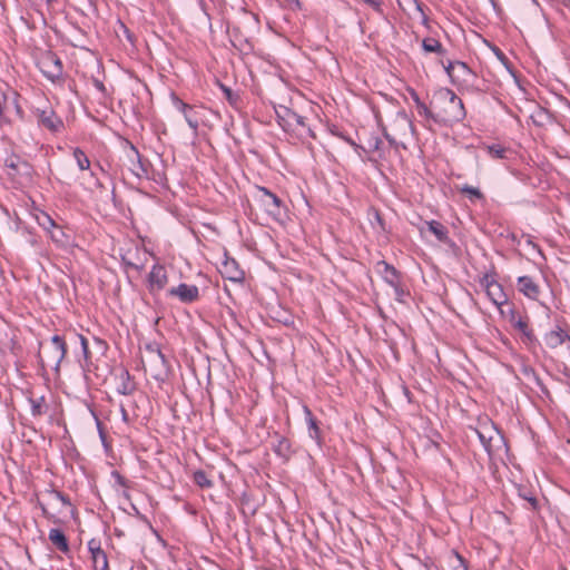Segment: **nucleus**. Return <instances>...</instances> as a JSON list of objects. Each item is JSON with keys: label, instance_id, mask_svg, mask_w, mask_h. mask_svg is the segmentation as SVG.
Wrapping results in <instances>:
<instances>
[{"label": "nucleus", "instance_id": "nucleus-1", "mask_svg": "<svg viewBox=\"0 0 570 570\" xmlns=\"http://www.w3.org/2000/svg\"><path fill=\"white\" fill-rule=\"evenodd\" d=\"M431 106L435 109V124L451 125L463 120L466 115L462 100L449 88L435 90Z\"/></svg>", "mask_w": 570, "mask_h": 570}, {"label": "nucleus", "instance_id": "nucleus-2", "mask_svg": "<svg viewBox=\"0 0 570 570\" xmlns=\"http://www.w3.org/2000/svg\"><path fill=\"white\" fill-rule=\"evenodd\" d=\"M67 353V345L62 336L53 335L49 342L40 343L38 357L41 366L59 371L60 364Z\"/></svg>", "mask_w": 570, "mask_h": 570}, {"label": "nucleus", "instance_id": "nucleus-3", "mask_svg": "<svg viewBox=\"0 0 570 570\" xmlns=\"http://www.w3.org/2000/svg\"><path fill=\"white\" fill-rule=\"evenodd\" d=\"M258 202L271 218L284 223L287 217V207L281 198L265 187H258Z\"/></svg>", "mask_w": 570, "mask_h": 570}, {"label": "nucleus", "instance_id": "nucleus-4", "mask_svg": "<svg viewBox=\"0 0 570 570\" xmlns=\"http://www.w3.org/2000/svg\"><path fill=\"white\" fill-rule=\"evenodd\" d=\"M475 433L489 456L495 455L505 445L503 435L491 422L480 424Z\"/></svg>", "mask_w": 570, "mask_h": 570}, {"label": "nucleus", "instance_id": "nucleus-5", "mask_svg": "<svg viewBox=\"0 0 570 570\" xmlns=\"http://www.w3.org/2000/svg\"><path fill=\"white\" fill-rule=\"evenodd\" d=\"M42 514L51 522L58 523L59 519L56 513H51L49 511V507L53 508L57 513H61V509L58 507H70L71 502L68 497H66L62 492L51 489L47 490L43 494V501L38 502Z\"/></svg>", "mask_w": 570, "mask_h": 570}, {"label": "nucleus", "instance_id": "nucleus-6", "mask_svg": "<svg viewBox=\"0 0 570 570\" xmlns=\"http://www.w3.org/2000/svg\"><path fill=\"white\" fill-rule=\"evenodd\" d=\"M38 67L48 80L56 82L62 79V62L52 51H47L40 57Z\"/></svg>", "mask_w": 570, "mask_h": 570}, {"label": "nucleus", "instance_id": "nucleus-7", "mask_svg": "<svg viewBox=\"0 0 570 570\" xmlns=\"http://www.w3.org/2000/svg\"><path fill=\"white\" fill-rule=\"evenodd\" d=\"M480 284L484 288L489 299L497 307L500 308L502 305L508 303V296L504 293L502 285L497 282L494 273H485L480 278Z\"/></svg>", "mask_w": 570, "mask_h": 570}, {"label": "nucleus", "instance_id": "nucleus-8", "mask_svg": "<svg viewBox=\"0 0 570 570\" xmlns=\"http://www.w3.org/2000/svg\"><path fill=\"white\" fill-rule=\"evenodd\" d=\"M443 67L453 85L463 86L475 78V73L462 61H449Z\"/></svg>", "mask_w": 570, "mask_h": 570}, {"label": "nucleus", "instance_id": "nucleus-9", "mask_svg": "<svg viewBox=\"0 0 570 570\" xmlns=\"http://www.w3.org/2000/svg\"><path fill=\"white\" fill-rule=\"evenodd\" d=\"M510 323L515 331L521 335V341L528 346H534L537 337L529 325V317L519 314L515 311H511Z\"/></svg>", "mask_w": 570, "mask_h": 570}, {"label": "nucleus", "instance_id": "nucleus-10", "mask_svg": "<svg viewBox=\"0 0 570 570\" xmlns=\"http://www.w3.org/2000/svg\"><path fill=\"white\" fill-rule=\"evenodd\" d=\"M35 114L38 124L49 131L59 132L63 129L62 119L56 115L52 108L37 109Z\"/></svg>", "mask_w": 570, "mask_h": 570}, {"label": "nucleus", "instance_id": "nucleus-11", "mask_svg": "<svg viewBox=\"0 0 570 570\" xmlns=\"http://www.w3.org/2000/svg\"><path fill=\"white\" fill-rule=\"evenodd\" d=\"M171 99L175 107L184 115V118L187 121L188 126L196 134L199 127V118L196 108L191 105L184 102L175 94L171 95Z\"/></svg>", "mask_w": 570, "mask_h": 570}, {"label": "nucleus", "instance_id": "nucleus-12", "mask_svg": "<svg viewBox=\"0 0 570 570\" xmlns=\"http://www.w3.org/2000/svg\"><path fill=\"white\" fill-rule=\"evenodd\" d=\"M276 114L283 128H291L295 130L298 127H306L305 117L298 115L289 108L282 107V109L277 110Z\"/></svg>", "mask_w": 570, "mask_h": 570}, {"label": "nucleus", "instance_id": "nucleus-13", "mask_svg": "<svg viewBox=\"0 0 570 570\" xmlns=\"http://www.w3.org/2000/svg\"><path fill=\"white\" fill-rule=\"evenodd\" d=\"M169 296L178 297L181 303L189 304L198 299L199 289L196 285H188L185 283L168 291Z\"/></svg>", "mask_w": 570, "mask_h": 570}, {"label": "nucleus", "instance_id": "nucleus-14", "mask_svg": "<svg viewBox=\"0 0 570 570\" xmlns=\"http://www.w3.org/2000/svg\"><path fill=\"white\" fill-rule=\"evenodd\" d=\"M117 392L122 395H130L136 390V383L131 379L129 372L125 367H118L116 370Z\"/></svg>", "mask_w": 570, "mask_h": 570}, {"label": "nucleus", "instance_id": "nucleus-15", "mask_svg": "<svg viewBox=\"0 0 570 570\" xmlns=\"http://www.w3.org/2000/svg\"><path fill=\"white\" fill-rule=\"evenodd\" d=\"M88 549L91 553L94 569L108 570V558L106 552L101 549L100 542L95 539H91L88 542Z\"/></svg>", "mask_w": 570, "mask_h": 570}, {"label": "nucleus", "instance_id": "nucleus-16", "mask_svg": "<svg viewBox=\"0 0 570 570\" xmlns=\"http://www.w3.org/2000/svg\"><path fill=\"white\" fill-rule=\"evenodd\" d=\"M219 272L223 277L233 282H242L245 276L244 271L239 268L238 263L234 258H226L222 263Z\"/></svg>", "mask_w": 570, "mask_h": 570}, {"label": "nucleus", "instance_id": "nucleus-17", "mask_svg": "<svg viewBox=\"0 0 570 570\" xmlns=\"http://www.w3.org/2000/svg\"><path fill=\"white\" fill-rule=\"evenodd\" d=\"M150 292L163 289L168 283L167 272L161 265H154L148 276Z\"/></svg>", "mask_w": 570, "mask_h": 570}, {"label": "nucleus", "instance_id": "nucleus-18", "mask_svg": "<svg viewBox=\"0 0 570 570\" xmlns=\"http://www.w3.org/2000/svg\"><path fill=\"white\" fill-rule=\"evenodd\" d=\"M518 289L530 299H538L540 287L530 276H520L518 278Z\"/></svg>", "mask_w": 570, "mask_h": 570}, {"label": "nucleus", "instance_id": "nucleus-19", "mask_svg": "<svg viewBox=\"0 0 570 570\" xmlns=\"http://www.w3.org/2000/svg\"><path fill=\"white\" fill-rule=\"evenodd\" d=\"M49 541L60 552L68 554L70 552L68 539L59 529H51L48 535Z\"/></svg>", "mask_w": 570, "mask_h": 570}, {"label": "nucleus", "instance_id": "nucleus-20", "mask_svg": "<svg viewBox=\"0 0 570 570\" xmlns=\"http://www.w3.org/2000/svg\"><path fill=\"white\" fill-rule=\"evenodd\" d=\"M304 413L309 436L313 440H315L318 445H321L323 440L316 417L313 415L312 411L307 406H304Z\"/></svg>", "mask_w": 570, "mask_h": 570}, {"label": "nucleus", "instance_id": "nucleus-21", "mask_svg": "<svg viewBox=\"0 0 570 570\" xmlns=\"http://www.w3.org/2000/svg\"><path fill=\"white\" fill-rule=\"evenodd\" d=\"M428 229L436 237V239L446 245H453L449 237L448 228L438 220L425 222Z\"/></svg>", "mask_w": 570, "mask_h": 570}, {"label": "nucleus", "instance_id": "nucleus-22", "mask_svg": "<svg viewBox=\"0 0 570 570\" xmlns=\"http://www.w3.org/2000/svg\"><path fill=\"white\" fill-rule=\"evenodd\" d=\"M570 337L564 333L561 327H557L556 330L550 331L544 336V342L550 348H557L560 346L566 340Z\"/></svg>", "mask_w": 570, "mask_h": 570}, {"label": "nucleus", "instance_id": "nucleus-23", "mask_svg": "<svg viewBox=\"0 0 570 570\" xmlns=\"http://www.w3.org/2000/svg\"><path fill=\"white\" fill-rule=\"evenodd\" d=\"M273 450L278 456L285 460L289 459L294 453L291 441L281 435H276V443L273 445Z\"/></svg>", "mask_w": 570, "mask_h": 570}, {"label": "nucleus", "instance_id": "nucleus-24", "mask_svg": "<svg viewBox=\"0 0 570 570\" xmlns=\"http://www.w3.org/2000/svg\"><path fill=\"white\" fill-rule=\"evenodd\" d=\"M48 233L50 234V238L52 239V242L56 243L59 247L65 248L71 244L70 235L67 234L65 229L57 224Z\"/></svg>", "mask_w": 570, "mask_h": 570}, {"label": "nucleus", "instance_id": "nucleus-25", "mask_svg": "<svg viewBox=\"0 0 570 570\" xmlns=\"http://www.w3.org/2000/svg\"><path fill=\"white\" fill-rule=\"evenodd\" d=\"M377 267H383L382 271L380 269V273L389 285H396L399 283L400 274L394 266L385 261H381L377 263Z\"/></svg>", "mask_w": 570, "mask_h": 570}, {"label": "nucleus", "instance_id": "nucleus-26", "mask_svg": "<svg viewBox=\"0 0 570 570\" xmlns=\"http://www.w3.org/2000/svg\"><path fill=\"white\" fill-rule=\"evenodd\" d=\"M130 160L132 163V166H131L130 170L132 171V174L136 177L140 178V177L147 175L148 170L145 167L138 150L134 146H131V157H130Z\"/></svg>", "mask_w": 570, "mask_h": 570}, {"label": "nucleus", "instance_id": "nucleus-27", "mask_svg": "<svg viewBox=\"0 0 570 570\" xmlns=\"http://www.w3.org/2000/svg\"><path fill=\"white\" fill-rule=\"evenodd\" d=\"M422 48L425 52L429 53L443 55L445 52V49L443 48L442 43L435 38L431 37L424 38L422 40Z\"/></svg>", "mask_w": 570, "mask_h": 570}, {"label": "nucleus", "instance_id": "nucleus-28", "mask_svg": "<svg viewBox=\"0 0 570 570\" xmlns=\"http://www.w3.org/2000/svg\"><path fill=\"white\" fill-rule=\"evenodd\" d=\"M29 403L31 406V414L33 416H41L47 413L48 405L46 403L45 396L39 397H30Z\"/></svg>", "mask_w": 570, "mask_h": 570}, {"label": "nucleus", "instance_id": "nucleus-29", "mask_svg": "<svg viewBox=\"0 0 570 570\" xmlns=\"http://www.w3.org/2000/svg\"><path fill=\"white\" fill-rule=\"evenodd\" d=\"M489 156L493 159H507L508 153L510 151L508 148L503 147L500 144H493L485 147Z\"/></svg>", "mask_w": 570, "mask_h": 570}, {"label": "nucleus", "instance_id": "nucleus-30", "mask_svg": "<svg viewBox=\"0 0 570 570\" xmlns=\"http://www.w3.org/2000/svg\"><path fill=\"white\" fill-rule=\"evenodd\" d=\"M193 480L198 487L203 489H209L214 485L213 481L207 476L206 472L203 470L195 471L193 474Z\"/></svg>", "mask_w": 570, "mask_h": 570}, {"label": "nucleus", "instance_id": "nucleus-31", "mask_svg": "<svg viewBox=\"0 0 570 570\" xmlns=\"http://www.w3.org/2000/svg\"><path fill=\"white\" fill-rule=\"evenodd\" d=\"M73 157L77 161V165L79 167L80 170H87L89 169L90 167V160L89 158L87 157L86 153L80 149V148H75L73 149Z\"/></svg>", "mask_w": 570, "mask_h": 570}, {"label": "nucleus", "instance_id": "nucleus-32", "mask_svg": "<svg viewBox=\"0 0 570 570\" xmlns=\"http://www.w3.org/2000/svg\"><path fill=\"white\" fill-rule=\"evenodd\" d=\"M147 350L150 353V362H153L155 364L165 365L166 360H165V356L161 353V351H160L158 345H156V344H148L147 345Z\"/></svg>", "mask_w": 570, "mask_h": 570}, {"label": "nucleus", "instance_id": "nucleus-33", "mask_svg": "<svg viewBox=\"0 0 570 570\" xmlns=\"http://www.w3.org/2000/svg\"><path fill=\"white\" fill-rule=\"evenodd\" d=\"M416 110L419 116L423 117L425 120H432L434 122V114L435 109L432 106H426L424 102L419 104L416 106Z\"/></svg>", "mask_w": 570, "mask_h": 570}, {"label": "nucleus", "instance_id": "nucleus-34", "mask_svg": "<svg viewBox=\"0 0 570 570\" xmlns=\"http://www.w3.org/2000/svg\"><path fill=\"white\" fill-rule=\"evenodd\" d=\"M36 218L38 224L47 232L51 230L56 225V222L45 212H41Z\"/></svg>", "mask_w": 570, "mask_h": 570}, {"label": "nucleus", "instance_id": "nucleus-35", "mask_svg": "<svg viewBox=\"0 0 570 570\" xmlns=\"http://www.w3.org/2000/svg\"><path fill=\"white\" fill-rule=\"evenodd\" d=\"M461 193L469 195L471 197V199L472 198H475V199H483L484 198L482 191L479 188L470 186V185L462 186L461 187Z\"/></svg>", "mask_w": 570, "mask_h": 570}, {"label": "nucleus", "instance_id": "nucleus-36", "mask_svg": "<svg viewBox=\"0 0 570 570\" xmlns=\"http://www.w3.org/2000/svg\"><path fill=\"white\" fill-rule=\"evenodd\" d=\"M80 342H81V347H82V352H83L85 360H86V367H87V371L90 372L91 371L90 365L88 364V355H89L88 341L86 337L80 335Z\"/></svg>", "mask_w": 570, "mask_h": 570}, {"label": "nucleus", "instance_id": "nucleus-37", "mask_svg": "<svg viewBox=\"0 0 570 570\" xmlns=\"http://www.w3.org/2000/svg\"><path fill=\"white\" fill-rule=\"evenodd\" d=\"M394 288L397 301L403 302L405 295L404 289L401 287L400 282L396 285H391Z\"/></svg>", "mask_w": 570, "mask_h": 570}, {"label": "nucleus", "instance_id": "nucleus-38", "mask_svg": "<svg viewBox=\"0 0 570 570\" xmlns=\"http://www.w3.org/2000/svg\"><path fill=\"white\" fill-rule=\"evenodd\" d=\"M94 85L102 95L107 94V89L102 81H100L98 79H94Z\"/></svg>", "mask_w": 570, "mask_h": 570}, {"label": "nucleus", "instance_id": "nucleus-39", "mask_svg": "<svg viewBox=\"0 0 570 570\" xmlns=\"http://www.w3.org/2000/svg\"><path fill=\"white\" fill-rule=\"evenodd\" d=\"M292 9H301L302 4L299 0H286Z\"/></svg>", "mask_w": 570, "mask_h": 570}, {"label": "nucleus", "instance_id": "nucleus-40", "mask_svg": "<svg viewBox=\"0 0 570 570\" xmlns=\"http://www.w3.org/2000/svg\"><path fill=\"white\" fill-rule=\"evenodd\" d=\"M410 94H411V97H412V99H413V101H414V104H415V107H416V106H419V104H422V102H423V101L420 99V97H419V95L416 94V91H415V90H411V91H410Z\"/></svg>", "mask_w": 570, "mask_h": 570}, {"label": "nucleus", "instance_id": "nucleus-41", "mask_svg": "<svg viewBox=\"0 0 570 570\" xmlns=\"http://www.w3.org/2000/svg\"><path fill=\"white\" fill-rule=\"evenodd\" d=\"M363 1L366 2L367 4H370L371 7H373L374 9L380 8V2L376 0H363Z\"/></svg>", "mask_w": 570, "mask_h": 570}, {"label": "nucleus", "instance_id": "nucleus-42", "mask_svg": "<svg viewBox=\"0 0 570 570\" xmlns=\"http://www.w3.org/2000/svg\"><path fill=\"white\" fill-rule=\"evenodd\" d=\"M495 55H497V57H498L501 61H503V62H505V61H507V57H505V55H504L500 49H495Z\"/></svg>", "mask_w": 570, "mask_h": 570}, {"label": "nucleus", "instance_id": "nucleus-43", "mask_svg": "<svg viewBox=\"0 0 570 570\" xmlns=\"http://www.w3.org/2000/svg\"><path fill=\"white\" fill-rule=\"evenodd\" d=\"M401 121L407 127V128H412V124L410 122V120L406 118L405 115H402L401 116Z\"/></svg>", "mask_w": 570, "mask_h": 570}, {"label": "nucleus", "instance_id": "nucleus-44", "mask_svg": "<svg viewBox=\"0 0 570 570\" xmlns=\"http://www.w3.org/2000/svg\"><path fill=\"white\" fill-rule=\"evenodd\" d=\"M384 136H385V138L387 139V141H389L391 145L396 144L395 138H394L393 136H391L389 132H386V131H385V132H384Z\"/></svg>", "mask_w": 570, "mask_h": 570}, {"label": "nucleus", "instance_id": "nucleus-45", "mask_svg": "<svg viewBox=\"0 0 570 570\" xmlns=\"http://www.w3.org/2000/svg\"><path fill=\"white\" fill-rule=\"evenodd\" d=\"M528 501L530 502L532 509L535 510L538 508V500L535 498H533V497L528 498Z\"/></svg>", "mask_w": 570, "mask_h": 570}, {"label": "nucleus", "instance_id": "nucleus-46", "mask_svg": "<svg viewBox=\"0 0 570 570\" xmlns=\"http://www.w3.org/2000/svg\"><path fill=\"white\" fill-rule=\"evenodd\" d=\"M375 218H376L377 223L380 224V226L384 229L383 218L381 217V215L379 213L375 214Z\"/></svg>", "mask_w": 570, "mask_h": 570}, {"label": "nucleus", "instance_id": "nucleus-47", "mask_svg": "<svg viewBox=\"0 0 570 570\" xmlns=\"http://www.w3.org/2000/svg\"><path fill=\"white\" fill-rule=\"evenodd\" d=\"M198 4H199L200 9L205 12L206 11V2H205V0H198Z\"/></svg>", "mask_w": 570, "mask_h": 570}, {"label": "nucleus", "instance_id": "nucleus-48", "mask_svg": "<svg viewBox=\"0 0 570 570\" xmlns=\"http://www.w3.org/2000/svg\"><path fill=\"white\" fill-rule=\"evenodd\" d=\"M121 415L125 421H128V413L124 407H121Z\"/></svg>", "mask_w": 570, "mask_h": 570}, {"label": "nucleus", "instance_id": "nucleus-49", "mask_svg": "<svg viewBox=\"0 0 570 570\" xmlns=\"http://www.w3.org/2000/svg\"><path fill=\"white\" fill-rule=\"evenodd\" d=\"M117 479H118V482H119L121 485H124V487L126 485V481H125V479H124L121 475L117 474Z\"/></svg>", "mask_w": 570, "mask_h": 570}, {"label": "nucleus", "instance_id": "nucleus-50", "mask_svg": "<svg viewBox=\"0 0 570 570\" xmlns=\"http://www.w3.org/2000/svg\"><path fill=\"white\" fill-rule=\"evenodd\" d=\"M223 89H224V91H225V94H226L227 98H228V99H230L232 90H230V89H228V88H226V87H223Z\"/></svg>", "mask_w": 570, "mask_h": 570}, {"label": "nucleus", "instance_id": "nucleus-51", "mask_svg": "<svg viewBox=\"0 0 570 570\" xmlns=\"http://www.w3.org/2000/svg\"><path fill=\"white\" fill-rule=\"evenodd\" d=\"M7 166H8V167H11V168H16V167H17V166H16V164H14L13 161H11V163H7Z\"/></svg>", "mask_w": 570, "mask_h": 570}, {"label": "nucleus", "instance_id": "nucleus-52", "mask_svg": "<svg viewBox=\"0 0 570 570\" xmlns=\"http://www.w3.org/2000/svg\"><path fill=\"white\" fill-rule=\"evenodd\" d=\"M348 144H351L352 146L355 145V142L353 140H351L350 138H344Z\"/></svg>", "mask_w": 570, "mask_h": 570}, {"label": "nucleus", "instance_id": "nucleus-53", "mask_svg": "<svg viewBox=\"0 0 570 570\" xmlns=\"http://www.w3.org/2000/svg\"><path fill=\"white\" fill-rule=\"evenodd\" d=\"M45 1H46L47 3H50V2H51V0H45Z\"/></svg>", "mask_w": 570, "mask_h": 570}, {"label": "nucleus", "instance_id": "nucleus-54", "mask_svg": "<svg viewBox=\"0 0 570 570\" xmlns=\"http://www.w3.org/2000/svg\"><path fill=\"white\" fill-rule=\"evenodd\" d=\"M463 570H468L466 567H464Z\"/></svg>", "mask_w": 570, "mask_h": 570}, {"label": "nucleus", "instance_id": "nucleus-55", "mask_svg": "<svg viewBox=\"0 0 570 570\" xmlns=\"http://www.w3.org/2000/svg\"><path fill=\"white\" fill-rule=\"evenodd\" d=\"M569 341H570V338H569Z\"/></svg>", "mask_w": 570, "mask_h": 570}]
</instances>
